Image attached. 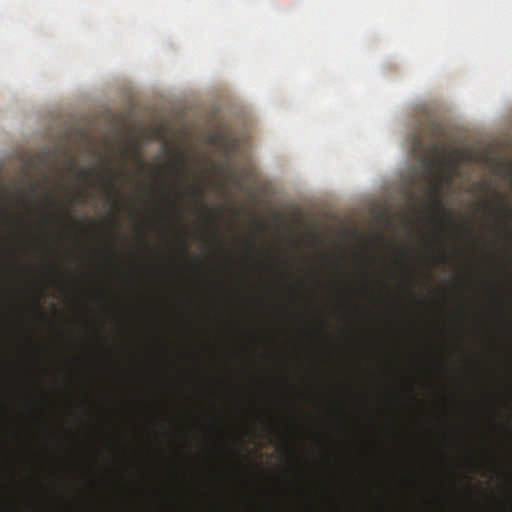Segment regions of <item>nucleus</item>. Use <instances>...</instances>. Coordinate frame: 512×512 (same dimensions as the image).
I'll list each match as a JSON object with an SVG mask.
<instances>
[{"instance_id":"obj_4","label":"nucleus","mask_w":512,"mask_h":512,"mask_svg":"<svg viewBox=\"0 0 512 512\" xmlns=\"http://www.w3.org/2000/svg\"><path fill=\"white\" fill-rule=\"evenodd\" d=\"M433 205L435 206V208L440 209V211L443 214V217L440 220L441 226L445 225V223H447V222L451 223L452 225H456L455 221L453 219V212L446 210V208H443L442 202H441V200H439V198H437V197L433 198Z\"/></svg>"},{"instance_id":"obj_1","label":"nucleus","mask_w":512,"mask_h":512,"mask_svg":"<svg viewBox=\"0 0 512 512\" xmlns=\"http://www.w3.org/2000/svg\"><path fill=\"white\" fill-rule=\"evenodd\" d=\"M442 135L441 126L428 122L409 136L411 154L427 165L430 170L448 157L446 146L440 142Z\"/></svg>"},{"instance_id":"obj_9","label":"nucleus","mask_w":512,"mask_h":512,"mask_svg":"<svg viewBox=\"0 0 512 512\" xmlns=\"http://www.w3.org/2000/svg\"><path fill=\"white\" fill-rule=\"evenodd\" d=\"M105 165H106V167H109L110 162H106Z\"/></svg>"},{"instance_id":"obj_2","label":"nucleus","mask_w":512,"mask_h":512,"mask_svg":"<svg viewBox=\"0 0 512 512\" xmlns=\"http://www.w3.org/2000/svg\"><path fill=\"white\" fill-rule=\"evenodd\" d=\"M70 171H74V166L72 160L69 164ZM78 180L88 181L91 180L92 177H96L98 181H100L105 189V193L108 197H113L116 201L117 210L121 209V194L116 187L113 180L109 179V177H105L104 174L97 172L95 169H84V167H80L79 169L74 171Z\"/></svg>"},{"instance_id":"obj_6","label":"nucleus","mask_w":512,"mask_h":512,"mask_svg":"<svg viewBox=\"0 0 512 512\" xmlns=\"http://www.w3.org/2000/svg\"><path fill=\"white\" fill-rule=\"evenodd\" d=\"M177 164H178V167H176V172L178 175H184V170H185V160L184 159H181V157H179L177 159Z\"/></svg>"},{"instance_id":"obj_8","label":"nucleus","mask_w":512,"mask_h":512,"mask_svg":"<svg viewBox=\"0 0 512 512\" xmlns=\"http://www.w3.org/2000/svg\"><path fill=\"white\" fill-rule=\"evenodd\" d=\"M30 190H31L32 194H35V192L37 190L36 184H32L31 187H30Z\"/></svg>"},{"instance_id":"obj_7","label":"nucleus","mask_w":512,"mask_h":512,"mask_svg":"<svg viewBox=\"0 0 512 512\" xmlns=\"http://www.w3.org/2000/svg\"><path fill=\"white\" fill-rule=\"evenodd\" d=\"M188 250H189V245H188V243H187L186 241H184V242H183V251H184L185 253H187V252H188Z\"/></svg>"},{"instance_id":"obj_3","label":"nucleus","mask_w":512,"mask_h":512,"mask_svg":"<svg viewBox=\"0 0 512 512\" xmlns=\"http://www.w3.org/2000/svg\"><path fill=\"white\" fill-rule=\"evenodd\" d=\"M192 194L200 204L204 221L209 223V225H212V227L215 229V231H217V229H218L217 215L213 210H210V208H208L206 204H204V202H203L204 190H203L202 186H199V184H198L197 186L193 187Z\"/></svg>"},{"instance_id":"obj_5","label":"nucleus","mask_w":512,"mask_h":512,"mask_svg":"<svg viewBox=\"0 0 512 512\" xmlns=\"http://www.w3.org/2000/svg\"><path fill=\"white\" fill-rule=\"evenodd\" d=\"M511 211V206L510 204L508 203H505V201H501V205H500V214H501V218H502V222L507 225L508 223V215Z\"/></svg>"}]
</instances>
